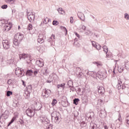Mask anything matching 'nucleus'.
<instances>
[{
  "instance_id": "34",
  "label": "nucleus",
  "mask_w": 129,
  "mask_h": 129,
  "mask_svg": "<svg viewBox=\"0 0 129 129\" xmlns=\"http://www.w3.org/2000/svg\"><path fill=\"white\" fill-rule=\"evenodd\" d=\"M85 34L87 36H92L93 33H92V32L90 31V30H86Z\"/></svg>"
},
{
  "instance_id": "32",
  "label": "nucleus",
  "mask_w": 129,
  "mask_h": 129,
  "mask_svg": "<svg viewBox=\"0 0 129 129\" xmlns=\"http://www.w3.org/2000/svg\"><path fill=\"white\" fill-rule=\"evenodd\" d=\"M27 18L30 23H33L35 20V17H27Z\"/></svg>"
},
{
  "instance_id": "56",
  "label": "nucleus",
  "mask_w": 129,
  "mask_h": 129,
  "mask_svg": "<svg viewBox=\"0 0 129 129\" xmlns=\"http://www.w3.org/2000/svg\"><path fill=\"white\" fill-rule=\"evenodd\" d=\"M71 90H72V91L74 92V91H76V89H75V88H74V87L73 86L71 87H70Z\"/></svg>"
},
{
  "instance_id": "20",
  "label": "nucleus",
  "mask_w": 129,
  "mask_h": 129,
  "mask_svg": "<svg viewBox=\"0 0 129 129\" xmlns=\"http://www.w3.org/2000/svg\"><path fill=\"white\" fill-rule=\"evenodd\" d=\"M25 74L27 76H32V75H33V70H28Z\"/></svg>"
},
{
  "instance_id": "38",
  "label": "nucleus",
  "mask_w": 129,
  "mask_h": 129,
  "mask_svg": "<svg viewBox=\"0 0 129 129\" xmlns=\"http://www.w3.org/2000/svg\"><path fill=\"white\" fill-rule=\"evenodd\" d=\"M48 72L47 71V68H45L44 71H43V75H45V76H47V75H48Z\"/></svg>"
},
{
  "instance_id": "62",
  "label": "nucleus",
  "mask_w": 129,
  "mask_h": 129,
  "mask_svg": "<svg viewBox=\"0 0 129 129\" xmlns=\"http://www.w3.org/2000/svg\"><path fill=\"white\" fill-rule=\"evenodd\" d=\"M22 84L24 86V87H26V83H25V81L24 80L22 81Z\"/></svg>"
},
{
  "instance_id": "28",
  "label": "nucleus",
  "mask_w": 129,
  "mask_h": 129,
  "mask_svg": "<svg viewBox=\"0 0 129 129\" xmlns=\"http://www.w3.org/2000/svg\"><path fill=\"white\" fill-rule=\"evenodd\" d=\"M65 86V83H62L60 84L57 85V89H61V88H63Z\"/></svg>"
},
{
  "instance_id": "29",
  "label": "nucleus",
  "mask_w": 129,
  "mask_h": 129,
  "mask_svg": "<svg viewBox=\"0 0 129 129\" xmlns=\"http://www.w3.org/2000/svg\"><path fill=\"white\" fill-rule=\"evenodd\" d=\"M21 70H22V69H20V68H19L16 69V70H15V74L16 75H20Z\"/></svg>"
},
{
  "instance_id": "15",
  "label": "nucleus",
  "mask_w": 129,
  "mask_h": 129,
  "mask_svg": "<svg viewBox=\"0 0 129 129\" xmlns=\"http://www.w3.org/2000/svg\"><path fill=\"white\" fill-rule=\"evenodd\" d=\"M49 22H51V20L49 18H48L47 17H46L43 22H41V24H40V27L43 26V25H44V24H48V23H49Z\"/></svg>"
},
{
  "instance_id": "51",
  "label": "nucleus",
  "mask_w": 129,
  "mask_h": 129,
  "mask_svg": "<svg viewBox=\"0 0 129 129\" xmlns=\"http://www.w3.org/2000/svg\"><path fill=\"white\" fill-rule=\"evenodd\" d=\"M47 129H53V125L52 124H48Z\"/></svg>"
},
{
  "instance_id": "5",
  "label": "nucleus",
  "mask_w": 129,
  "mask_h": 129,
  "mask_svg": "<svg viewBox=\"0 0 129 129\" xmlns=\"http://www.w3.org/2000/svg\"><path fill=\"white\" fill-rule=\"evenodd\" d=\"M26 113L27 116H29V117H33L35 115V111L33 110V109L28 108L26 110Z\"/></svg>"
},
{
  "instance_id": "11",
  "label": "nucleus",
  "mask_w": 129,
  "mask_h": 129,
  "mask_svg": "<svg viewBox=\"0 0 129 129\" xmlns=\"http://www.w3.org/2000/svg\"><path fill=\"white\" fill-rule=\"evenodd\" d=\"M122 90H123V92L129 95V88L125 86V85H122Z\"/></svg>"
},
{
  "instance_id": "6",
  "label": "nucleus",
  "mask_w": 129,
  "mask_h": 129,
  "mask_svg": "<svg viewBox=\"0 0 129 129\" xmlns=\"http://www.w3.org/2000/svg\"><path fill=\"white\" fill-rule=\"evenodd\" d=\"M4 48L5 50H8L10 49V42H9V40H3L2 41Z\"/></svg>"
},
{
  "instance_id": "3",
  "label": "nucleus",
  "mask_w": 129,
  "mask_h": 129,
  "mask_svg": "<svg viewBox=\"0 0 129 129\" xmlns=\"http://www.w3.org/2000/svg\"><path fill=\"white\" fill-rule=\"evenodd\" d=\"M32 85H28L26 87L27 91L24 94V96L25 97L26 99H28L30 97V94L32 91Z\"/></svg>"
},
{
  "instance_id": "52",
  "label": "nucleus",
  "mask_w": 129,
  "mask_h": 129,
  "mask_svg": "<svg viewBox=\"0 0 129 129\" xmlns=\"http://www.w3.org/2000/svg\"><path fill=\"white\" fill-rule=\"evenodd\" d=\"M116 88L118 90H119V89H122V87H121V85L117 84L116 85Z\"/></svg>"
},
{
  "instance_id": "49",
  "label": "nucleus",
  "mask_w": 129,
  "mask_h": 129,
  "mask_svg": "<svg viewBox=\"0 0 129 129\" xmlns=\"http://www.w3.org/2000/svg\"><path fill=\"white\" fill-rule=\"evenodd\" d=\"M125 122L127 123V124H128L129 125V115L126 116L125 119Z\"/></svg>"
},
{
  "instance_id": "44",
  "label": "nucleus",
  "mask_w": 129,
  "mask_h": 129,
  "mask_svg": "<svg viewBox=\"0 0 129 129\" xmlns=\"http://www.w3.org/2000/svg\"><path fill=\"white\" fill-rule=\"evenodd\" d=\"M57 99H53V100H52V102L51 103V104L53 106H54V105H55V104H57Z\"/></svg>"
},
{
  "instance_id": "2",
  "label": "nucleus",
  "mask_w": 129,
  "mask_h": 129,
  "mask_svg": "<svg viewBox=\"0 0 129 129\" xmlns=\"http://www.w3.org/2000/svg\"><path fill=\"white\" fill-rule=\"evenodd\" d=\"M51 118H53L55 123L59 124L61 122V114L59 112H53L51 113Z\"/></svg>"
},
{
  "instance_id": "30",
  "label": "nucleus",
  "mask_w": 129,
  "mask_h": 129,
  "mask_svg": "<svg viewBox=\"0 0 129 129\" xmlns=\"http://www.w3.org/2000/svg\"><path fill=\"white\" fill-rule=\"evenodd\" d=\"M79 101H80V100L79 99V98H75L73 100V103H74V104H75V105H77V104H78V102H79Z\"/></svg>"
},
{
  "instance_id": "60",
  "label": "nucleus",
  "mask_w": 129,
  "mask_h": 129,
  "mask_svg": "<svg viewBox=\"0 0 129 129\" xmlns=\"http://www.w3.org/2000/svg\"><path fill=\"white\" fill-rule=\"evenodd\" d=\"M8 8V5H4L2 6V9H5Z\"/></svg>"
},
{
  "instance_id": "10",
  "label": "nucleus",
  "mask_w": 129,
  "mask_h": 129,
  "mask_svg": "<svg viewBox=\"0 0 129 129\" xmlns=\"http://www.w3.org/2000/svg\"><path fill=\"white\" fill-rule=\"evenodd\" d=\"M103 51L105 52H106V58H110V57L111 56L110 55H109V54H107V53H108V48L107 47V46H106V45H104L103 46Z\"/></svg>"
},
{
  "instance_id": "7",
  "label": "nucleus",
  "mask_w": 129,
  "mask_h": 129,
  "mask_svg": "<svg viewBox=\"0 0 129 129\" xmlns=\"http://www.w3.org/2000/svg\"><path fill=\"white\" fill-rule=\"evenodd\" d=\"M91 43L93 47H94V48H96V50H98V51H99V50L101 49V45H100V44H98V43H96L94 41H92Z\"/></svg>"
},
{
  "instance_id": "47",
  "label": "nucleus",
  "mask_w": 129,
  "mask_h": 129,
  "mask_svg": "<svg viewBox=\"0 0 129 129\" xmlns=\"http://www.w3.org/2000/svg\"><path fill=\"white\" fill-rule=\"evenodd\" d=\"M58 24H59V22H58L56 20H53L52 22V25H53V26H57V25H58Z\"/></svg>"
},
{
  "instance_id": "41",
  "label": "nucleus",
  "mask_w": 129,
  "mask_h": 129,
  "mask_svg": "<svg viewBox=\"0 0 129 129\" xmlns=\"http://www.w3.org/2000/svg\"><path fill=\"white\" fill-rule=\"evenodd\" d=\"M27 16L28 17H30L31 16L35 17V13H34V12H27Z\"/></svg>"
},
{
  "instance_id": "57",
  "label": "nucleus",
  "mask_w": 129,
  "mask_h": 129,
  "mask_svg": "<svg viewBox=\"0 0 129 129\" xmlns=\"http://www.w3.org/2000/svg\"><path fill=\"white\" fill-rule=\"evenodd\" d=\"M70 23L71 24H73L74 22V20L73 19V17H71L70 18Z\"/></svg>"
},
{
  "instance_id": "9",
  "label": "nucleus",
  "mask_w": 129,
  "mask_h": 129,
  "mask_svg": "<svg viewBox=\"0 0 129 129\" xmlns=\"http://www.w3.org/2000/svg\"><path fill=\"white\" fill-rule=\"evenodd\" d=\"M20 60H26L28 57H30V54L27 53H22L19 55Z\"/></svg>"
},
{
  "instance_id": "46",
  "label": "nucleus",
  "mask_w": 129,
  "mask_h": 129,
  "mask_svg": "<svg viewBox=\"0 0 129 129\" xmlns=\"http://www.w3.org/2000/svg\"><path fill=\"white\" fill-rule=\"evenodd\" d=\"M18 122H19V123H20V124H21V125H24V120H23L22 119H20Z\"/></svg>"
},
{
  "instance_id": "17",
  "label": "nucleus",
  "mask_w": 129,
  "mask_h": 129,
  "mask_svg": "<svg viewBox=\"0 0 129 129\" xmlns=\"http://www.w3.org/2000/svg\"><path fill=\"white\" fill-rule=\"evenodd\" d=\"M9 23V20H6L5 19H0V26H4V25H6Z\"/></svg>"
},
{
  "instance_id": "64",
  "label": "nucleus",
  "mask_w": 129,
  "mask_h": 129,
  "mask_svg": "<svg viewBox=\"0 0 129 129\" xmlns=\"http://www.w3.org/2000/svg\"><path fill=\"white\" fill-rule=\"evenodd\" d=\"M104 129H108V127H107V125H105L104 126Z\"/></svg>"
},
{
  "instance_id": "39",
  "label": "nucleus",
  "mask_w": 129,
  "mask_h": 129,
  "mask_svg": "<svg viewBox=\"0 0 129 129\" xmlns=\"http://www.w3.org/2000/svg\"><path fill=\"white\" fill-rule=\"evenodd\" d=\"M37 42L40 44H42L44 43V39L43 38H39L37 39Z\"/></svg>"
},
{
  "instance_id": "13",
  "label": "nucleus",
  "mask_w": 129,
  "mask_h": 129,
  "mask_svg": "<svg viewBox=\"0 0 129 129\" xmlns=\"http://www.w3.org/2000/svg\"><path fill=\"white\" fill-rule=\"evenodd\" d=\"M10 114V113L9 112V110H6L1 116V117H2V116H3V117H4L5 119H7V118H8V117H9V115Z\"/></svg>"
},
{
  "instance_id": "4",
  "label": "nucleus",
  "mask_w": 129,
  "mask_h": 129,
  "mask_svg": "<svg viewBox=\"0 0 129 129\" xmlns=\"http://www.w3.org/2000/svg\"><path fill=\"white\" fill-rule=\"evenodd\" d=\"M97 111H98V114H99V116L101 118H104V117L106 115L105 109L102 110L101 109V107H100V109L97 108Z\"/></svg>"
},
{
  "instance_id": "8",
  "label": "nucleus",
  "mask_w": 129,
  "mask_h": 129,
  "mask_svg": "<svg viewBox=\"0 0 129 129\" xmlns=\"http://www.w3.org/2000/svg\"><path fill=\"white\" fill-rule=\"evenodd\" d=\"M55 35L52 34L51 37L47 39V42L49 43L50 46H53V44H54V40H55Z\"/></svg>"
},
{
  "instance_id": "27",
  "label": "nucleus",
  "mask_w": 129,
  "mask_h": 129,
  "mask_svg": "<svg viewBox=\"0 0 129 129\" xmlns=\"http://www.w3.org/2000/svg\"><path fill=\"white\" fill-rule=\"evenodd\" d=\"M45 94H46V97H49V94H51V90L48 89H45L44 91Z\"/></svg>"
},
{
  "instance_id": "63",
  "label": "nucleus",
  "mask_w": 129,
  "mask_h": 129,
  "mask_svg": "<svg viewBox=\"0 0 129 129\" xmlns=\"http://www.w3.org/2000/svg\"><path fill=\"white\" fill-rule=\"evenodd\" d=\"M118 84H119V85H121V84H122V82H121V81H118Z\"/></svg>"
},
{
  "instance_id": "24",
  "label": "nucleus",
  "mask_w": 129,
  "mask_h": 129,
  "mask_svg": "<svg viewBox=\"0 0 129 129\" xmlns=\"http://www.w3.org/2000/svg\"><path fill=\"white\" fill-rule=\"evenodd\" d=\"M16 116H14L12 119L11 120V121L8 123V127H9L10 126V125H11V124H12V123H13V122H14V121H15V120H16Z\"/></svg>"
},
{
  "instance_id": "18",
  "label": "nucleus",
  "mask_w": 129,
  "mask_h": 129,
  "mask_svg": "<svg viewBox=\"0 0 129 129\" xmlns=\"http://www.w3.org/2000/svg\"><path fill=\"white\" fill-rule=\"evenodd\" d=\"M103 104H104V103L103 102V100L102 99H98L97 101V105L98 106H99L98 105H100L101 107H103Z\"/></svg>"
},
{
  "instance_id": "26",
  "label": "nucleus",
  "mask_w": 129,
  "mask_h": 129,
  "mask_svg": "<svg viewBox=\"0 0 129 129\" xmlns=\"http://www.w3.org/2000/svg\"><path fill=\"white\" fill-rule=\"evenodd\" d=\"M57 11L58 12L59 14H60V15H64L65 14V12L64 11L63 9H62L61 8H58L57 9Z\"/></svg>"
},
{
  "instance_id": "40",
  "label": "nucleus",
  "mask_w": 129,
  "mask_h": 129,
  "mask_svg": "<svg viewBox=\"0 0 129 129\" xmlns=\"http://www.w3.org/2000/svg\"><path fill=\"white\" fill-rule=\"evenodd\" d=\"M68 86H69V88L72 86H73V82L72 81H69L68 82Z\"/></svg>"
},
{
  "instance_id": "16",
  "label": "nucleus",
  "mask_w": 129,
  "mask_h": 129,
  "mask_svg": "<svg viewBox=\"0 0 129 129\" xmlns=\"http://www.w3.org/2000/svg\"><path fill=\"white\" fill-rule=\"evenodd\" d=\"M98 93H100L101 95H102V94H103L105 92L104 87L102 86L99 87L98 89Z\"/></svg>"
},
{
  "instance_id": "37",
  "label": "nucleus",
  "mask_w": 129,
  "mask_h": 129,
  "mask_svg": "<svg viewBox=\"0 0 129 129\" xmlns=\"http://www.w3.org/2000/svg\"><path fill=\"white\" fill-rule=\"evenodd\" d=\"M41 108H42V104H37L36 106V110H40Z\"/></svg>"
},
{
  "instance_id": "53",
  "label": "nucleus",
  "mask_w": 129,
  "mask_h": 129,
  "mask_svg": "<svg viewBox=\"0 0 129 129\" xmlns=\"http://www.w3.org/2000/svg\"><path fill=\"white\" fill-rule=\"evenodd\" d=\"M41 96H42V97H43L44 98H47V95L45 93V92L44 93H42L41 94Z\"/></svg>"
},
{
  "instance_id": "33",
  "label": "nucleus",
  "mask_w": 129,
  "mask_h": 129,
  "mask_svg": "<svg viewBox=\"0 0 129 129\" xmlns=\"http://www.w3.org/2000/svg\"><path fill=\"white\" fill-rule=\"evenodd\" d=\"M82 99L83 101L84 102H87V101H88V97L87 95H84L82 97Z\"/></svg>"
},
{
  "instance_id": "50",
  "label": "nucleus",
  "mask_w": 129,
  "mask_h": 129,
  "mask_svg": "<svg viewBox=\"0 0 129 129\" xmlns=\"http://www.w3.org/2000/svg\"><path fill=\"white\" fill-rule=\"evenodd\" d=\"M20 75H22V76H25V71L21 69Z\"/></svg>"
},
{
  "instance_id": "55",
  "label": "nucleus",
  "mask_w": 129,
  "mask_h": 129,
  "mask_svg": "<svg viewBox=\"0 0 129 129\" xmlns=\"http://www.w3.org/2000/svg\"><path fill=\"white\" fill-rule=\"evenodd\" d=\"M93 64H95V65H97V67H99V66H101V64L98 63L97 61L93 62Z\"/></svg>"
},
{
  "instance_id": "22",
  "label": "nucleus",
  "mask_w": 129,
  "mask_h": 129,
  "mask_svg": "<svg viewBox=\"0 0 129 129\" xmlns=\"http://www.w3.org/2000/svg\"><path fill=\"white\" fill-rule=\"evenodd\" d=\"M90 129H97V125L94 123H91L90 124Z\"/></svg>"
},
{
  "instance_id": "45",
  "label": "nucleus",
  "mask_w": 129,
  "mask_h": 129,
  "mask_svg": "<svg viewBox=\"0 0 129 129\" xmlns=\"http://www.w3.org/2000/svg\"><path fill=\"white\" fill-rule=\"evenodd\" d=\"M80 30H83V31H85V30H86V27L84 25H80Z\"/></svg>"
},
{
  "instance_id": "31",
  "label": "nucleus",
  "mask_w": 129,
  "mask_h": 129,
  "mask_svg": "<svg viewBox=\"0 0 129 129\" xmlns=\"http://www.w3.org/2000/svg\"><path fill=\"white\" fill-rule=\"evenodd\" d=\"M53 81V78H52V76H49L48 80H46V83H51Z\"/></svg>"
},
{
  "instance_id": "58",
  "label": "nucleus",
  "mask_w": 129,
  "mask_h": 129,
  "mask_svg": "<svg viewBox=\"0 0 129 129\" xmlns=\"http://www.w3.org/2000/svg\"><path fill=\"white\" fill-rule=\"evenodd\" d=\"M33 73L34 74V76H36L37 75V74H38V71H37V70H36L35 71L33 72Z\"/></svg>"
},
{
  "instance_id": "19",
  "label": "nucleus",
  "mask_w": 129,
  "mask_h": 129,
  "mask_svg": "<svg viewBox=\"0 0 129 129\" xmlns=\"http://www.w3.org/2000/svg\"><path fill=\"white\" fill-rule=\"evenodd\" d=\"M7 83H8V84H9V85L13 86V85H14V83H15V80L10 79L8 80Z\"/></svg>"
},
{
  "instance_id": "35",
  "label": "nucleus",
  "mask_w": 129,
  "mask_h": 129,
  "mask_svg": "<svg viewBox=\"0 0 129 129\" xmlns=\"http://www.w3.org/2000/svg\"><path fill=\"white\" fill-rule=\"evenodd\" d=\"M97 75V77H98V79H100V80H103V75H100L99 74H95V75Z\"/></svg>"
},
{
  "instance_id": "21",
  "label": "nucleus",
  "mask_w": 129,
  "mask_h": 129,
  "mask_svg": "<svg viewBox=\"0 0 129 129\" xmlns=\"http://www.w3.org/2000/svg\"><path fill=\"white\" fill-rule=\"evenodd\" d=\"M42 120V123H45V124H48L50 123V120L48 119V118H43V119H41Z\"/></svg>"
},
{
  "instance_id": "25",
  "label": "nucleus",
  "mask_w": 129,
  "mask_h": 129,
  "mask_svg": "<svg viewBox=\"0 0 129 129\" xmlns=\"http://www.w3.org/2000/svg\"><path fill=\"white\" fill-rule=\"evenodd\" d=\"M94 116V113H93V112L89 113L88 115H87V117L90 119H92V118Z\"/></svg>"
},
{
  "instance_id": "14",
  "label": "nucleus",
  "mask_w": 129,
  "mask_h": 129,
  "mask_svg": "<svg viewBox=\"0 0 129 129\" xmlns=\"http://www.w3.org/2000/svg\"><path fill=\"white\" fill-rule=\"evenodd\" d=\"M36 65L38 66V67H43V66H44V61L37 60L36 61Z\"/></svg>"
},
{
  "instance_id": "12",
  "label": "nucleus",
  "mask_w": 129,
  "mask_h": 129,
  "mask_svg": "<svg viewBox=\"0 0 129 129\" xmlns=\"http://www.w3.org/2000/svg\"><path fill=\"white\" fill-rule=\"evenodd\" d=\"M11 23L9 22L7 23L6 25L4 26V30L5 31H10L11 29H12V26H11Z\"/></svg>"
},
{
  "instance_id": "36",
  "label": "nucleus",
  "mask_w": 129,
  "mask_h": 129,
  "mask_svg": "<svg viewBox=\"0 0 129 129\" xmlns=\"http://www.w3.org/2000/svg\"><path fill=\"white\" fill-rule=\"evenodd\" d=\"M11 95H13V92L12 91H7L6 92V96L8 97H10Z\"/></svg>"
},
{
  "instance_id": "48",
  "label": "nucleus",
  "mask_w": 129,
  "mask_h": 129,
  "mask_svg": "<svg viewBox=\"0 0 129 129\" xmlns=\"http://www.w3.org/2000/svg\"><path fill=\"white\" fill-rule=\"evenodd\" d=\"M75 35H76V37H77L78 39H79L80 40H81L82 38L80 37V35H79V34H78V33L75 32Z\"/></svg>"
},
{
  "instance_id": "61",
  "label": "nucleus",
  "mask_w": 129,
  "mask_h": 129,
  "mask_svg": "<svg viewBox=\"0 0 129 129\" xmlns=\"http://www.w3.org/2000/svg\"><path fill=\"white\" fill-rule=\"evenodd\" d=\"M79 19H80V20H81V21H83V22H84V21H85V17H79Z\"/></svg>"
},
{
  "instance_id": "42",
  "label": "nucleus",
  "mask_w": 129,
  "mask_h": 129,
  "mask_svg": "<svg viewBox=\"0 0 129 129\" xmlns=\"http://www.w3.org/2000/svg\"><path fill=\"white\" fill-rule=\"evenodd\" d=\"M27 30H28V31H31V30H33V25H32V24H29L28 25Z\"/></svg>"
},
{
  "instance_id": "1",
  "label": "nucleus",
  "mask_w": 129,
  "mask_h": 129,
  "mask_svg": "<svg viewBox=\"0 0 129 129\" xmlns=\"http://www.w3.org/2000/svg\"><path fill=\"white\" fill-rule=\"evenodd\" d=\"M24 39V34L21 33H17L14 35V38L13 40V45L14 48L16 47H19L22 41Z\"/></svg>"
},
{
  "instance_id": "43",
  "label": "nucleus",
  "mask_w": 129,
  "mask_h": 129,
  "mask_svg": "<svg viewBox=\"0 0 129 129\" xmlns=\"http://www.w3.org/2000/svg\"><path fill=\"white\" fill-rule=\"evenodd\" d=\"M87 125V124H86V123H85V122L84 121H82L81 123V127H85V126H86Z\"/></svg>"
},
{
  "instance_id": "54",
  "label": "nucleus",
  "mask_w": 129,
  "mask_h": 129,
  "mask_svg": "<svg viewBox=\"0 0 129 129\" xmlns=\"http://www.w3.org/2000/svg\"><path fill=\"white\" fill-rule=\"evenodd\" d=\"M74 119H76V117H77L78 115V112H76L75 113H74Z\"/></svg>"
},
{
  "instance_id": "59",
  "label": "nucleus",
  "mask_w": 129,
  "mask_h": 129,
  "mask_svg": "<svg viewBox=\"0 0 129 129\" xmlns=\"http://www.w3.org/2000/svg\"><path fill=\"white\" fill-rule=\"evenodd\" d=\"M82 73L79 72L78 75V78H81V76H82Z\"/></svg>"
},
{
  "instance_id": "23",
  "label": "nucleus",
  "mask_w": 129,
  "mask_h": 129,
  "mask_svg": "<svg viewBox=\"0 0 129 129\" xmlns=\"http://www.w3.org/2000/svg\"><path fill=\"white\" fill-rule=\"evenodd\" d=\"M60 28L61 29V30H62L63 31V32H65V35L66 36L68 33V30H67L66 27L62 26H60Z\"/></svg>"
}]
</instances>
